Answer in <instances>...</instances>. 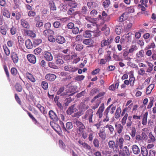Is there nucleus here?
I'll list each match as a JSON object with an SVG mask.
<instances>
[{
  "mask_svg": "<svg viewBox=\"0 0 156 156\" xmlns=\"http://www.w3.org/2000/svg\"><path fill=\"white\" fill-rule=\"evenodd\" d=\"M89 108L88 104L87 101H84L80 103L78 106L79 111L75 114V116L78 117L82 115L84 111Z\"/></svg>",
  "mask_w": 156,
  "mask_h": 156,
  "instance_id": "nucleus-1",
  "label": "nucleus"
},
{
  "mask_svg": "<svg viewBox=\"0 0 156 156\" xmlns=\"http://www.w3.org/2000/svg\"><path fill=\"white\" fill-rule=\"evenodd\" d=\"M43 49L44 51V56L46 59L48 61H51L52 60L53 57L51 54L47 50L50 49V47L47 45H43Z\"/></svg>",
  "mask_w": 156,
  "mask_h": 156,
  "instance_id": "nucleus-2",
  "label": "nucleus"
},
{
  "mask_svg": "<svg viewBox=\"0 0 156 156\" xmlns=\"http://www.w3.org/2000/svg\"><path fill=\"white\" fill-rule=\"evenodd\" d=\"M93 111L91 109H90L87 110L85 115L82 117L83 119H88L90 123L92 122V119L93 115Z\"/></svg>",
  "mask_w": 156,
  "mask_h": 156,
  "instance_id": "nucleus-3",
  "label": "nucleus"
},
{
  "mask_svg": "<svg viewBox=\"0 0 156 156\" xmlns=\"http://www.w3.org/2000/svg\"><path fill=\"white\" fill-rule=\"evenodd\" d=\"M76 88L74 86H71L69 84L68 85L67 88L66 90V91L67 93V95L70 96L73 95L75 92Z\"/></svg>",
  "mask_w": 156,
  "mask_h": 156,
  "instance_id": "nucleus-4",
  "label": "nucleus"
},
{
  "mask_svg": "<svg viewBox=\"0 0 156 156\" xmlns=\"http://www.w3.org/2000/svg\"><path fill=\"white\" fill-rule=\"evenodd\" d=\"M144 56V52L143 50H141L136 55V59L135 60L136 62H140L142 59V58Z\"/></svg>",
  "mask_w": 156,
  "mask_h": 156,
  "instance_id": "nucleus-5",
  "label": "nucleus"
},
{
  "mask_svg": "<svg viewBox=\"0 0 156 156\" xmlns=\"http://www.w3.org/2000/svg\"><path fill=\"white\" fill-rule=\"evenodd\" d=\"M50 125L54 130L59 134H62V131L59 126L54 122H51Z\"/></svg>",
  "mask_w": 156,
  "mask_h": 156,
  "instance_id": "nucleus-6",
  "label": "nucleus"
},
{
  "mask_svg": "<svg viewBox=\"0 0 156 156\" xmlns=\"http://www.w3.org/2000/svg\"><path fill=\"white\" fill-rule=\"evenodd\" d=\"M76 125L77 126L76 130L77 132L78 133L80 134L85 129V126L81 122L79 121L76 122Z\"/></svg>",
  "mask_w": 156,
  "mask_h": 156,
  "instance_id": "nucleus-7",
  "label": "nucleus"
},
{
  "mask_svg": "<svg viewBox=\"0 0 156 156\" xmlns=\"http://www.w3.org/2000/svg\"><path fill=\"white\" fill-rule=\"evenodd\" d=\"M64 69L70 73L75 72L77 70L78 68L71 65H68L65 66L64 67Z\"/></svg>",
  "mask_w": 156,
  "mask_h": 156,
  "instance_id": "nucleus-8",
  "label": "nucleus"
},
{
  "mask_svg": "<svg viewBox=\"0 0 156 156\" xmlns=\"http://www.w3.org/2000/svg\"><path fill=\"white\" fill-rule=\"evenodd\" d=\"M18 40L17 48L21 50L23 49V44L24 40L23 37L20 36H19L17 37Z\"/></svg>",
  "mask_w": 156,
  "mask_h": 156,
  "instance_id": "nucleus-9",
  "label": "nucleus"
},
{
  "mask_svg": "<svg viewBox=\"0 0 156 156\" xmlns=\"http://www.w3.org/2000/svg\"><path fill=\"white\" fill-rule=\"evenodd\" d=\"M129 154V149L127 146H125L122 150L119 151V156H128Z\"/></svg>",
  "mask_w": 156,
  "mask_h": 156,
  "instance_id": "nucleus-10",
  "label": "nucleus"
},
{
  "mask_svg": "<svg viewBox=\"0 0 156 156\" xmlns=\"http://www.w3.org/2000/svg\"><path fill=\"white\" fill-rule=\"evenodd\" d=\"M105 108L104 104H102L96 113V115L99 118H101L103 116V112Z\"/></svg>",
  "mask_w": 156,
  "mask_h": 156,
  "instance_id": "nucleus-11",
  "label": "nucleus"
},
{
  "mask_svg": "<svg viewBox=\"0 0 156 156\" xmlns=\"http://www.w3.org/2000/svg\"><path fill=\"white\" fill-rule=\"evenodd\" d=\"M28 61L31 63L35 64L36 62V57L33 55L29 54L27 55Z\"/></svg>",
  "mask_w": 156,
  "mask_h": 156,
  "instance_id": "nucleus-12",
  "label": "nucleus"
},
{
  "mask_svg": "<svg viewBox=\"0 0 156 156\" xmlns=\"http://www.w3.org/2000/svg\"><path fill=\"white\" fill-rule=\"evenodd\" d=\"M56 78V76L55 75L51 73L48 74L45 76V79L50 81H54Z\"/></svg>",
  "mask_w": 156,
  "mask_h": 156,
  "instance_id": "nucleus-13",
  "label": "nucleus"
},
{
  "mask_svg": "<svg viewBox=\"0 0 156 156\" xmlns=\"http://www.w3.org/2000/svg\"><path fill=\"white\" fill-rule=\"evenodd\" d=\"M71 59L73 60L72 62L73 64L77 63L80 60V58L78 56L76 53H75L71 56Z\"/></svg>",
  "mask_w": 156,
  "mask_h": 156,
  "instance_id": "nucleus-14",
  "label": "nucleus"
},
{
  "mask_svg": "<svg viewBox=\"0 0 156 156\" xmlns=\"http://www.w3.org/2000/svg\"><path fill=\"white\" fill-rule=\"evenodd\" d=\"M87 27L92 30V32H94L97 29V24L95 23H91L87 24Z\"/></svg>",
  "mask_w": 156,
  "mask_h": 156,
  "instance_id": "nucleus-15",
  "label": "nucleus"
},
{
  "mask_svg": "<svg viewBox=\"0 0 156 156\" xmlns=\"http://www.w3.org/2000/svg\"><path fill=\"white\" fill-rule=\"evenodd\" d=\"M64 87H61L58 90L57 92V94L58 95H59L63 97H65V96L67 95V93L66 92H64Z\"/></svg>",
  "mask_w": 156,
  "mask_h": 156,
  "instance_id": "nucleus-16",
  "label": "nucleus"
},
{
  "mask_svg": "<svg viewBox=\"0 0 156 156\" xmlns=\"http://www.w3.org/2000/svg\"><path fill=\"white\" fill-rule=\"evenodd\" d=\"M115 126L118 133L119 134H120L123 130V126L122 125L116 122L115 124Z\"/></svg>",
  "mask_w": 156,
  "mask_h": 156,
  "instance_id": "nucleus-17",
  "label": "nucleus"
},
{
  "mask_svg": "<svg viewBox=\"0 0 156 156\" xmlns=\"http://www.w3.org/2000/svg\"><path fill=\"white\" fill-rule=\"evenodd\" d=\"M75 105H73L69 107L67 111V113L69 115H71L73 112L77 111V109L75 108Z\"/></svg>",
  "mask_w": 156,
  "mask_h": 156,
  "instance_id": "nucleus-18",
  "label": "nucleus"
},
{
  "mask_svg": "<svg viewBox=\"0 0 156 156\" xmlns=\"http://www.w3.org/2000/svg\"><path fill=\"white\" fill-rule=\"evenodd\" d=\"M124 140L122 137H120L116 140V145H117L120 149L122 148Z\"/></svg>",
  "mask_w": 156,
  "mask_h": 156,
  "instance_id": "nucleus-19",
  "label": "nucleus"
},
{
  "mask_svg": "<svg viewBox=\"0 0 156 156\" xmlns=\"http://www.w3.org/2000/svg\"><path fill=\"white\" fill-rule=\"evenodd\" d=\"M49 115L50 117L52 119L55 121H57L58 118L56 113L52 110H50L49 112Z\"/></svg>",
  "mask_w": 156,
  "mask_h": 156,
  "instance_id": "nucleus-20",
  "label": "nucleus"
},
{
  "mask_svg": "<svg viewBox=\"0 0 156 156\" xmlns=\"http://www.w3.org/2000/svg\"><path fill=\"white\" fill-rule=\"evenodd\" d=\"M26 47L28 49H31L33 47V44L29 39L27 40L25 42Z\"/></svg>",
  "mask_w": 156,
  "mask_h": 156,
  "instance_id": "nucleus-21",
  "label": "nucleus"
},
{
  "mask_svg": "<svg viewBox=\"0 0 156 156\" xmlns=\"http://www.w3.org/2000/svg\"><path fill=\"white\" fill-rule=\"evenodd\" d=\"M21 24L22 26L26 29H29L30 27V25L28 22L25 20L21 19L20 20Z\"/></svg>",
  "mask_w": 156,
  "mask_h": 156,
  "instance_id": "nucleus-22",
  "label": "nucleus"
},
{
  "mask_svg": "<svg viewBox=\"0 0 156 156\" xmlns=\"http://www.w3.org/2000/svg\"><path fill=\"white\" fill-rule=\"evenodd\" d=\"M112 39H108L107 40L104 39L101 41V45L102 47L108 46L111 42Z\"/></svg>",
  "mask_w": 156,
  "mask_h": 156,
  "instance_id": "nucleus-23",
  "label": "nucleus"
},
{
  "mask_svg": "<svg viewBox=\"0 0 156 156\" xmlns=\"http://www.w3.org/2000/svg\"><path fill=\"white\" fill-rule=\"evenodd\" d=\"M127 24L124 26V30L126 32H128L129 31L132 26V23L128 21L127 23Z\"/></svg>",
  "mask_w": 156,
  "mask_h": 156,
  "instance_id": "nucleus-24",
  "label": "nucleus"
},
{
  "mask_svg": "<svg viewBox=\"0 0 156 156\" xmlns=\"http://www.w3.org/2000/svg\"><path fill=\"white\" fill-rule=\"evenodd\" d=\"M11 57L14 63H16L18 61L19 58L16 53L13 52L11 54Z\"/></svg>",
  "mask_w": 156,
  "mask_h": 156,
  "instance_id": "nucleus-25",
  "label": "nucleus"
},
{
  "mask_svg": "<svg viewBox=\"0 0 156 156\" xmlns=\"http://www.w3.org/2000/svg\"><path fill=\"white\" fill-rule=\"evenodd\" d=\"M26 77L31 81L32 82H35L36 80L34 76L30 73L27 72L26 74Z\"/></svg>",
  "mask_w": 156,
  "mask_h": 156,
  "instance_id": "nucleus-26",
  "label": "nucleus"
},
{
  "mask_svg": "<svg viewBox=\"0 0 156 156\" xmlns=\"http://www.w3.org/2000/svg\"><path fill=\"white\" fill-rule=\"evenodd\" d=\"M25 33L27 35L32 37H35L36 36V34L32 31L28 30H24Z\"/></svg>",
  "mask_w": 156,
  "mask_h": 156,
  "instance_id": "nucleus-27",
  "label": "nucleus"
},
{
  "mask_svg": "<svg viewBox=\"0 0 156 156\" xmlns=\"http://www.w3.org/2000/svg\"><path fill=\"white\" fill-rule=\"evenodd\" d=\"M56 41L59 44H62L65 43L66 40L63 36H59L57 37L56 39Z\"/></svg>",
  "mask_w": 156,
  "mask_h": 156,
  "instance_id": "nucleus-28",
  "label": "nucleus"
},
{
  "mask_svg": "<svg viewBox=\"0 0 156 156\" xmlns=\"http://www.w3.org/2000/svg\"><path fill=\"white\" fill-rule=\"evenodd\" d=\"M132 150L133 153L136 154H138L140 152V149L136 145L133 146Z\"/></svg>",
  "mask_w": 156,
  "mask_h": 156,
  "instance_id": "nucleus-29",
  "label": "nucleus"
},
{
  "mask_svg": "<svg viewBox=\"0 0 156 156\" xmlns=\"http://www.w3.org/2000/svg\"><path fill=\"white\" fill-rule=\"evenodd\" d=\"M146 62L147 63V66L149 67L147 69L146 72L147 73H150L152 70L153 69V65L152 63L148 62V61H146Z\"/></svg>",
  "mask_w": 156,
  "mask_h": 156,
  "instance_id": "nucleus-30",
  "label": "nucleus"
},
{
  "mask_svg": "<svg viewBox=\"0 0 156 156\" xmlns=\"http://www.w3.org/2000/svg\"><path fill=\"white\" fill-rule=\"evenodd\" d=\"M141 152L143 156H147L148 154V151L145 147H141Z\"/></svg>",
  "mask_w": 156,
  "mask_h": 156,
  "instance_id": "nucleus-31",
  "label": "nucleus"
},
{
  "mask_svg": "<svg viewBox=\"0 0 156 156\" xmlns=\"http://www.w3.org/2000/svg\"><path fill=\"white\" fill-rule=\"evenodd\" d=\"M148 115V112H146L143 115V118L142 119V123L144 125H145L147 124Z\"/></svg>",
  "mask_w": 156,
  "mask_h": 156,
  "instance_id": "nucleus-32",
  "label": "nucleus"
},
{
  "mask_svg": "<svg viewBox=\"0 0 156 156\" xmlns=\"http://www.w3.org/2000/svg\"><path fill=\"white\" fill-rule=\"evenodd\" d=\"M148 136L149 139L148 140V142H153L155 141V138L151 133V132L149 133Z\"/></svg>",
  "mask_w": 156,
  "mask_h": 156,
  "instance_id": "nucleus-33",
  "label": "nucleus"
},
{
  "mask_svg": "<svg viewBox=\"0 0 156 156\" xmlns=\"http://www.w3.org/2000/svg\"><path fill=\"white\" fill-rule=\"evenodd\" d=\"M111 52L110 51H108L107 52V54L105 55V58L107 62H109L111 59Z\"/></svg>",
  "mask_w": 156,
  "mask_h": 156,
  "instance_id": "nucleus-34",
  "label": "nucleus"
},
{
  "mask_svg": "<svg viewBox=\"0 0 156 156\" xmlns=\"http://www.w3.org/2000/svg\"><path fill=\"white\" fill-rule=\"evenodd\" d=\"M154 85L153 84H151L149 85L147 87L146 90V93L147 94H149L151 93L152 90L154 88Z\"/></svg>",
  "mask_w": 156,
  "mask_h": 156,
  "instance_id": "nucleus-35",
  "label": "nucleus"
},
{
  "mask_svg": "<svg viewBox=\"0 0 156 156\" xmlns=\"http://www.w3.org/2000/svg\"><path fill=\"white\" fill-rule=\"evenodd\" d=\"M91 32H93L91 31L86 30L83 34V36L86 38H90L91 37Z\"/></svg>",
  "mask_w": 156,
  "mask_h": 156,
  "instance_id": "nucleus-36",
  "label": "nucleus"
},
{
  "mask_svg": "<svg viewBox=\"0 0 156 156\" xmlns=\"http://www.w3.org/2000/svg\"><path fill=\"white\" fill-rule=\"evenodd\" d=\"M49 5L51 10H56V7L55 5V3L52 0H51L49 2Z\"/></svg>",
  "mask_w": 156,
  "mask_h": 156,
  "instance_id": "nucleus-37",
  "label": "nucleus"
},
{
  "mask_svg": "<svg viewBox=\"0 0 156 156\" xmlns=\"http://www.w3.org/2000/svg\"><path fill=\"white\" fill-rule=\"evenodd\" d=\"M121 112V110L120 107H119L116 109L115 114V118L117 119H119L120 116V113Z\"/></svg>",
  "mask_w": 156,
  "mask_h": 156,
  "instance_id": "nucleus-38",
  "label": "nucleus"
},
{
  "mask_svg": "<svg viewBox=\"0 0 156 156\" xmlns=\"http://www.w3.org/2000/svg\"><path fill=\"white\" fill-rule=\"evenodd\" d=\"M87 5L90 9L94 8L96 6V3L92 2H87Z\"/></svg>",
  "mask_w": 156,
  "mask_h": 156,
  "instance_id": "nucleus-39",
  "label": "nucleus"
},
{
  "mask_svg": "<svg viewBox=\"0 0 156 156\" xmlns=\"http://www.w3.org/2000/svg\"><path fill=\"white\" fill-rule=\"evenodd\" d=\"M3 48L5 52V53L7 56H9L10 54V51L9 49L6 46V44H4L3 46Z\"/></svg>",
  "mask_w": 156,
  "mask_h": 156,
  "instance_id": "nucleus-40",
  "label": "nucleus"
},
{
  "mask_svg": "<svg viewBox=\"0 0 156 156\" xmlns=\"http://www.w3.org/2000/svg\"><path fill=\"white\" fill-rule=\"evenodd\" d=\"M93 41L90 39H86L83 41V43L86 45H90L93 44Z\"/></svg>",
  "mask_w": 156,
  "mask_h": 156,
  "instance_id": "nucleus-41",
  "label": "nucleus"
},
{
  "mask_svg": "<svg viewBox=\"0 0 156 156\" xmlns=\"http://www.w3.org/2000/svg\"><path fill=\"white\" fill-rule=\"evenodd\" d=\"M156 46L155 43L152 42L149 44L147 45L145 48V50H148L151 48L154 49L155 48Z\"/></svg>",
  "mask_w": 156,
  "mask_h": 156,
  "instance_id": "nucleus-42",
  "label": "nucleus"
},
{
  "mask_svg": "<svg viewBox=\"0 0 156 156\" xmlns=\"http://www.w3.org/2000/svg\"><path fill=\"white\" fill-rule=\"evenodd\" d=\"M105 127V128L108 129L110 131L111 134H112L113 133L114 129V128L112 126L108 124Z\"/></svg>",
  "mask_w": 156,
  "mask_h": 156,
  "instance_id": "nucleus-43",
  "label": "nucleus"
},
{
  "mask_svg": "<svg viewBox=\"0 0 156 156\" xmlns=\"http://www.w3.org/2000/svg\"><path fill=\"white\" fill-rule=\"evenodd\" d=\"M126 14L125 13L122 14L119 17V22H122L125 20L127 18Z\"/></svg>",
  "mask_w": 156,
  "mask_h": 156,
  "instance_id": "nucleus-44",
  "label": "nucleus"
},
{
  "mask_svg": "<svg viewBox=\"0 0 156 156\" xmlns=\"http://www.w3.org/2000/svg\"><path fill=\"white\" fill-rule=\"evenodd\" d=\"M42 41L41 39H35L34 40V44L36 46H37L42 43Z\"/></svg>",
  "mask_w": 156,
  "mask_h": 156,
  "instance_id": "nucleus-45",
  "label": "nucleus"
},
{
  "mask_svg": "<svg viewBox=\"0 0 156 156\" xmlns=\"http://www.w3.org/2000/svg\"><path fill=\"white\" fill-rule=\"evenodd\" d=\"M110 4V0H105L103 2V5L104 8H106L109 6Z\"/></svg>",
  "mask_w": 156,
  "mask_h": 156,
  "instance_id": "nucleus-46",
  "label": "nucleus"
},
{
  "mask_svg": "<svg viewBox=\"0 0 156 156\" xmlns=\"http://www.w3.org/2000/svg\"><path fill=\"white\" fill-rule=\"evenodd\" d=\"M128 114L127 113H126L123 117L121 121L122 124V125H124L125 124L126 122V120L128 118Z\"/></svg>",
  "mask_w": 156,
  "mask_h": 156,
  "instance_id": "nucleus-47",
  "label": "nucleus"
},
{
  "mask_svg": "<svg viewBox=\"0 0 156 156\" xmlns=\"http://www.w3.org/2000/svg\"><path fill=\"white\" fill-rule=\"evenodd\" d=\"M42 49L40 47L37 48L34 50V52L35 54L38 55L41 52Z\"/></svg>",
  "mask_w": 156,
  "mask_h": 156,
  "instance_id": "nucleus-48",
  "label": "nucleus"
},
{
  "mask_svg": "<svg viewBox=\"0 0 156 156\" xmlns=\"http://www.w3.org/2000/svg\"><path fill=\"white\" fill-rule=\"evenodd\" d=\"M64 63L63 61L60 58H57L56 61V63L59 66H61Z\"/></svg>",
  "mask_w": 156,
  "mask_h": 156,
  "instance_id": "nucleus-49",
  "label": "nucleus"
},
{
  "mask_svg": "<svg viewBox=\"0 0 156 156\" xmlns=\"http://www.w3.org/2000/svg\"><path fill=\"white\" fill-rule=\"evenodd\" d=\"M0 32L3 35H5L7 31L5 28L3 26L0 27Z\"/></svg>",
  "mask_w": 156,
  "mask_h": 156,
  "instance_id": "nucleus-50",
  "label": "nucleus"
},
{
  "mask_svg": "<svg viewBox=\"0 0 156 156\" xmlns=\"http://www.w3.org/2000/svg\"><path fill=\"white\" fill-rule=\"evenodd\" d=\"M137 49V48L136 45H133L131 46L130 48L129 49V52L132 53L134 51L136 50Z\"/></svg>",
  "mask_w": 156,
  "mask_h": 156,
  "instance_id": "nucleus-51",
  "label": "nucleus"
},
{
  "mask_svg": "<svg viewBox=\"0 0 156 156\" xmlns=\"http://www.w3.org/2000/svg\"><path fill=\"white\" fill-rule=\"evenodd\" d=\"M42 88L44 90H47L48 87V83L44 81H43L42 82L41 84Z\"/></svg>",
  "mask_w": 156,
  "mask_h": 156,
  "instance_id": "nucleus-52",
  "label": "nucleus"
},
{
  "mask_svg": "<svg viewBox=\"0 0 156 156\" xmlns=\"http://www.w3.org/2000/svg\"><path fill=\"white\" fill-rule=\"evenodd\" d=\"M122 28L119 26H116L115 28V32L116 33L118 34L119 35L121 33Z\"/></svg>",
  "mask_w": 156,
  "mask_h": 156,
  "instance_id": "nucleus-53",
  "label": "nucleus"
},
{
  "mask_svg": "<svg viewBox=\"0 0 156 156\" xmlns=\"http://www.w3.org/2000/svg\"><path fill=\"white\" fill-rule=\"evenodd\" d=\"M2 14L3 15L7 18H9L10 16V14L8 11L7 10H4L2 12Z\"/></svg>",
  "mask_w": 156,
  "mask_h": 156,
  "instance_id": "nucleus-54",
  "label": "nucleus"
},
{
  "mask_svg": "<svg viewBox=\"0 0 156 156\" xmlns=\"http://www.w3.org/2000/svg\"><path fill=\"white\" fill-rule=\"evenodd\" d=\"M135 77H131L129 78V84L131 86L133 87L134 85V82L135 81Z\"/></svg>",
  "mask_w": 156,
  "mask_h": 156,
  "instance_id": "nucleus-55",
  "label": "nucleus"
},
{
  "mask_svg": "<svg viewBox=\"0 0 156 156\" xmlns=\"http://www.w3.org/2000/svg\"><path fill=\"white\" fill-rule=\"evenodd\" d=\"M132 34L131 33H128L127 34H125L123 36L128 41H130L131 40V35Z\"/></svg>",
  "mask_w": 156,
  "mask_h": 156,
  "instance_id": "nucleus-56",
  "label": "nucleus"
},
{
  "mask_svg": "<svg viewBox=\"0 0 156 156\" xmlns=\"http://www.w3.org/2000/svg\"><path fill=\"white\" fill-rule=\"evenodd\" d=\"M99 136L103 140H105L106 138V135L105 133L103 132H100L99 133Z\"/></svg>",
  "mask_w": 156,
  "mask_h": 156,
  "instance_id": "nucleus-57",
  "label": "nucleus"
},
{
  "mask_svg": "<svg viewBox=\"0 0 156 156\" xmlns=\"http://www.w3.org/2000/svg\"><path fill=\"white\" fill-rule=\"evenodd\" d=\"M10 32L12 35L15 34L16 32V28L14 26H12L10 30Z\"/></svg>",
  "mask_w": 156,
  "mask_h": 156,
  "instance_id": "nucleus-58",
  "label": "nucleus"
},
{
  "mask_svg": "<svg viewBox=\"0 0 156 156\" xmlns=\"http://www.w3.org/2000/svg\"><path fill=\"white\" fill-rule=\"evenodd\" d=\"M66 129H71L73 127L72 123L71 122H67L66 124Z\"/></svg>",
  "mask_w": 156,
  "mask_h": 156,
  "instance_id": "nucleus-59",
  "label": "nucleus"
},
{
  "mask_svg": "<svg viewBox=\"0 0 156 156\" xmlns=\"http://www.w3.org/2000/svg\"><path fill=\"white\" fill-rule=\"evenodd\" d=\"M79 31V28L77 27H74L72 30V32L73 34H77Z\"/></svg>",
  "mask_w": 156,
  "mask_h": 156,
  "instance_id": "nucleus-60",
  "label": "nucleus"
},
{
  "mask_svg": "<svg viewBox=\"0 0 156 156\" xmlns=\"http://www.w3.org/2000/svg\"><path fill=\"white\" fill-rule=\"evenodd\" d=\"M85 76L83 75H79L75 77V80L78 81H81L84 79Z\"/></svg>",
  "mask_w": 156,
  "mask_h": 156,
  "instance_id": "nucleus-61",
  "label": "nucleus"
},
{
  "mask_svg": "<svg viewBox=\"0 0 156 156\" xmlns=\"http://www.w3.org/2000/svg\"><path fill=\"white\" fill-rule=\"evenodd\" d=\"M83 48V45L81 44H78L76 45L75 49L77 51H81Z\"/></svg>",
  "mask_w": 156,
  "mask_h": 156,
  "instance_id": "nucleus-62",
  "label": "nucleus"
},
{
  "mask_svg": "<svg viewBox=\"0 0 156 156\" xmlns=\"http://www.w3.org/2000/svg\"><path fill=\"white\" fill-rule=\"evenodd\" d=\"M108 144L109 147L110 148H113L115 147V142L113 140L109 141Z\"/></svg>",
  "mask_w": 156,
  "mask_h": 156,
  "instance_id": "nucleus-63",
  "label": "nucleus"
},
{
  "mask_svg": "<svg viewBox=\"0 0 156 156\" xmlns=\"http://www.w3.org/2000/svg\"><path fill=\"white\" fill-rule=\"evenodd\" d=\"M87 11V8L86 6H84L82 7L81 9V12L82 14H86Z\"/></svg>",
  "mask_w": 156,
  "mask_h": 156,
  "instance_id": "nucleus-64",
  "label": "nucleus"
}]
</instances>
